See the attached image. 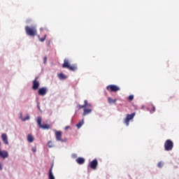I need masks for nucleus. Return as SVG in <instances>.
Wrapping results in <instances>:
<instances>
[{"label":"nucleus","mask_w":179,"mask_h":179,"mask_svg":"<svg viewBox=\"0 0 179 179\" xmlns=\"http://www.w3.org/2000/svg\"><path fill=\"white\" fill-rule=\"evenodd\" d=\"M0 157H1V159H8V157H9V152L6 150H0Z\"/></svg>","instance_id":"nucleus-8"},{"label":"nucleus","mask_w":179,"mask_h":179,"mask_svg":"<svg viewBox=\"0 0 179 179\" xmlns=\"http://www.w3.org/2000/svg\"><path fill=\"white\" fill-rule=\"evenodd\" d=\"M71 157H73V159H76V157H78V155L76 154H72Z\"/></svg>","instance_id":"nucleus-28"},{"label":"nucleus","mask_w":179,"mask_h":179,"mask_svg":"<svg viewBox=\"0 0 179 179\" xmlns=\"http://www.w3.org/2000/svg\"><path fill=\"white\" fill-rule=\"evenodd\" d=\"M164 164V163H163V162H159L157 164L158 167L159 169H162V167H163V165Z\"/></svg>","instance_id":"nucleus-25"},{"label":"nucleus","mask_w":179,"mask_h":179,"mask_svg":"<svg viewBox=\"0 0 179 179\" xmlns=\"http://www.w3.org/2000/svg\"><path fill=\"white\" fill-rule=\"evenodd\" d=\"M107 90H110V92H118L120 90V87L114 85H108L106 87Z\"/></svg>","instance_id":"nucleus-7"},{"label":"nucleus","mask_w":179,"mask_h":179,"mask_svg":"<svg viewBox=\"0 0 179 179\" xmlns=\"http://www.w3.org/2000/svg\"><path fill=\"white\" fill-rule=\"evenodd\" d=\"M97 159H94L90 163V167L92 169V170H96L97 169Z\"/></svg>","instance_id":"nucleus-10"},{"label":"nucleus","mask_w":179,"mask_h":179,"mask_svg":"<svg viewBox=\"0 0 179 179\" xmlns=\"http://www.w3.org/2000/svg\"><path fill=\"white\" fill-rule=\"evenodd\" d=\"M108 101L109 104H113L117 101V99H111V97H109L108 99Z\"/></svg>","instance_id":"nucleus-21"},{"label":"nucleus","mask_w":179,"mask_h":179,"mask_svg":"<svg viewBox=\"0 0 179 179\" xmlns=\"http://www.w3.org/2000/svg\"><path fill=\"white\" fill-rule=\"evenodd\" d=\"M155 110H156V108L155 106H152V112L150 111V113H155Z\"/></svg>","instance_id":"nucleus-31"},{"label":"nucleus","mask_w":179,"mask_h":179,"mask_svg":"<svg viewBox=\"0 0 179 179\" xmlns=\"http://www.w3.org/2000/svg\"><path fill=\"white\" fill-rule=\"evenodd\" d=\"M40 128L42 129H50V125L45 124H41L39 126Z\"/></svg>","instance_id":"nucleus-18"},{"label":"nucleus","mask_w":179,"mask_h":179,"mask_svg":"<svg viewBox=\"0 0 179 179\" xmlns=\"http://www.w3.org/2000/svg\"><path fill=\"white\" fill-rule=\"evenodd\" d=\"M1 139L5 145H9V141H8V135L6 134H1Z\"/></svg>","instance_id":"nucleus-12"},{"label":"nucleus","mask_w":179,"mask_h":179,"mask_svg":"<svg viewBox=\"0 0 179 179\" xmlns=\"http://www.w3.org/2000/svg\"><path fill=\"white\" fill-rule=\"evenodd\" d=\"M41 121H42L41 117H38L36 118V122L39 127L41 125Z\"/></svg>","instance_id":"nucleus-22"},{"label":"nucleus","mask_w":179,"mask_h":179,"mask_svg":"<svg viewBox=\"0 0 179 179\" xmlns=\"http://www.w3.org/2000/svg\"><path fill=\"white\" fill-rule=\"evenodd\" d=\"M49 179H55V176L52 173V169H50L49 171Z\"/></svg>","instance_id":"nucleus-19"},{"label":"nucleus","mask_w":179,"mask_h":179,"mask_svg":"<svg viewBox=\"0 0 179 179\" xmlns=\"http://www.w3.org/2000/svg\"><path fill=\"white\" fill-rule=\"evenodd\" d=\"M25 31L28 36H31V37L37 35V29L35 27H26Z\"/></svg>","instance_id":"nucleus-1"},{"label":"nucleus","mask_w":179,"mask_h":179,"mask_svg":"<svg viewBox=\"0 0 179 179\" xmlns=\"http://www.w3.org/2000/svg\"><path fill=\"white\" fill-rule=\"evenodd\" d=\"M38 37L39 38V41H41V43H43V41H45V38H46L47 36L45 35L43 38H40V36H38Z\"/></svg>","instance_id":"nucleus-23"},{"label":"nucleus","mask_w":179,"mask_h":179,"mask_svg":"<svg viewBox=\"0 0 179 179\" xmlns=\"http://www.w3.org/2000/svg\"><path fill=\"white\" fill-rule=\"evenodd\" d=\"M3 169V165L2 164V162H0V170H2Z\"/></svg>","instance_id":"nucleus-30"},{"label":"nucleus","mask_w":179,"mask_h":179,"mask_svg":"<svg viewBox=\"0 0 179 179\" xmlns=\"http://www.w3.org/2000/svg\"><path fill=\"white\" fill-rule=\"evenodd\" d=\"M69 128V127H66V129H68Z\"/></svg>","instance_id":"nucleus-32"},{"label":"nucleus","mask_w":179,"mask_h":179,"mask_svg":"<svg viewBox=\"0 0 179 179\" xmlns=\"http://www.w3.org/2000/svg\"><path fill=\"white\" fill-rule=\"evenodd\" d=\"M31 152H33L34 153H36V152H37V148L33 147L31 148Z\"/></svg>","instance_id":"nucleus-26"},{"label":"nucleus","mask_w":179,"mask_h":179,"mask_svg":"<svg viewBox=\"0 0 179 179\" xmlns=\"http://www.w3.org/2000/svg\"><path fill=\"white\" fill-rule=\"evenodd\" d=\"M62 66L63 68H68L70 71H76V66H71V64H69V62L66 59H64Z\"/></svg>","instance_id":"nucleus-4"},{"label":"nucleus","mask_w":179,"mask_h":179,"mask_svg":"<svg viewBox=\"0 0 179 179\" xmlns=\"http://www.w3.org/2000/svg\"><path fill=\"white\" fill-rule=\"evenodd\" d=\"M27 141L29 142V143H33V142H34V136H33V135L31 134H28L27 136Z\"/></svg>","instance_id":"nucleus-13"},{"label":"nucleus","mask_w":179,"mask_h":179,"mask_svg":"<svg viewBox=\"0 0 179 179\" xmlns=\"http://www.w3.org/2000/svg\"><path fill=\"white\" fill-rule=\"evenodd\" d=\"M79 108H85V107H92V103H87V100L84 101V105L78 106Z\"/></svg>","instance_id":"nucleus-14"},{"label":"nucleus","mask_w":179,"mask_h":179,"mask_svg":"<svg viewBox=\"0 0 179 179\" xmlns=\"http://www.w3.org/2000/svg\"><path fill=\"white\" fill-rule=\"evenodd\" d=\"M145 106H143L142 108H143Z\"/></svg>","instance_id":"nucleus-34"},{"label":"nucleus","mask_w":179,"mask_h":179,"mask_svg":"<svg viewBox=\"0 0 179 179\" xmlns=\"http://www.w3.org/2000/svg\"><path fill=\"white\" fill-rule=\"evenodd\" d=\"M0 147H1V142H0Z\"/></svg>","instance_id":"nucleus-35"},{"label":"nucleus","mask_w":179,"mask_h":179,"mask_svg":"<svg viewBox=\"0 0 179 179\" xmlns=\"http://www.w3.org/2000/svg\"><path fill=\"white\" fill-rule=\"evenodd\" d=\"M76 162L78 163V164H83L85 163V158L78 157L76 159Z\"/></svg>","instance_id":"nucleus-15"},{"label":"nucleus","mask_w":179,"mask_h":179,"mask_svg":"<svg viewBox=\"0 0 179 179\" xmlns=\"http://www.w3.org/2000/svg\"><path fill=\"white\" fill-rule=\"evenodd\" d=\"M135 115V113H133L126 115V117L124 120V124H125L126 127H129V121H132L134 120Z\"/></svg>","instance_id":"nucleus-2"},{"label":"nucleus","mask_w":179,"mask_h":179,"mask_svg":"<svg viewBox=\"0 0 179 179\" xmlns=\"http://www.w3.org/2000/svg\"><path fill=\"white\" fill-rule=\"evenodd\" d=\"M41 30H43V29H42V28H41Z\"/></svg>","instance_id":"nucleus-33"},{"label":"nucleus","mask_w":179,"mask_h":179,"mask_svg":"<svg viewBox=\"0 0 179 179\" xmlns=\"http://www.w3.org/2000/svg\"><path fill=\"white\" fill-rule=\"evenodd\" d=\"M173 146H174V144L173 143V141H171V140L166 141L164 143L165 150H166L167 152L170 150H173Z\"/></svg>","instance_id":"nucleus-3"},{"label":"nucleus","mask_w":179,"mask_h":179,"mask_svg":"<svg viewBox=\"0 0 179 179\" xmlns=\"http://www.w3.org/2000/svg\"><path fill=\"white\" fill-rule=\"evenodd\" d=\"M48 148H54V144L52 143V141H48Z\"/></svg>","instance_id":"nucleus-24"},{"label":"nucleus","mask_w":179,"mask_h":179,"mask_svg":"<svg viewBox=\"0 0 179 179\" xmlns=\"http://www.w3.org/2000/svg\"><path fill=\"white\" fill-rule=\"evenodd\" d=\"M38 87H40V82H38L37 80V78H36L34 81H33V86H32V89L34 90H37V89H38Z\"/></svg>","instance_id":"nucleus-11"},{"label":"nucleus","mask_w":179,"mask_h":179,"mask_svg":"<svg viewBox=\"0 0 179 179\" xmlns=\"http://www.w3.org/2000/svg\"><path fill=\"white\" fill-rule=\"evenodd\" d=\"M129 100L130 101H132V100H134V95H129Z\"/></svg>","instance_id":"nucleus-27"},{"label":"nucleus","mask_w":179,"mask_h":179,"mask_svg":"<svg viewBox=\"0 0 179 179\" xmlns=\"http://www.w3.org/2000/svg\"><path fill=\"white\" fill-rule=\"evenodd\" d=\"M43 64H47V57H45L43 59Z\"/></svg>","instance_id":"nucleus-29"},{"label":"nucleus","mask_w":179,"mask_h":179,"mask_svg":"<svg viewBox=\"0 0 179 179\" xmlns=\"http://www.w3.org/2000/svg\"><path fill=\"white\" fill-rule=\"evenodd\" d=\"M48 92V88H47V87H43L38 90V94H39V96H45Z\"/></svg>","instance_id":"nucleus-6"},{"label":"nucleus","mask_w":179,"mask_h":179,"mask_svg":"<svg viewBox=\"0 0 179 179\" xmlns=\"http://www.w3.org/2000/svg\"><path fill=\"white\" fill-rule=\"evenodd\" d=\"M57 77L59 79H60V80H64V79H66L67 78L66 76L64 75L62 73L57 74Z\"/></svg>","instance_id":"nucleus-16"},{"label":"nucleus","mask_w":179,"mask_h":179,"mask_svg":"<svg viewBox=\"0 0 179 179\" xmlns=\"http://www.w3.org/2000/svg\"><path fill=\"white\" fill-rule=\"evenodd\" d=\"M83 124H85V122L83 121V120H81V121H80V122H78V124H76L77 128H78V129H80V128L82 127V125H83Z\"/></svg>","instance_id":"nucleus-20"},{"label":"nucleus","mask_w":179,"mask_h":179,"mask_svg":"<svg viewBox=\"0 0 179 179\" xmlns=\"http://www.w3.org/2000/svg\"><path fill=\"white\" fill-rule=\"evenodd\" d=\"M55 136L56 140L59 141V142H63L62 141V132L61 131H55Z\"/></svg>","instance_id":"nucleus-9"},{"label":"nucleus","mask_w":179,"mask_h":179,"mask_svg":"<svg viewBox=\"0 0 179 179\" xmlns=\"http://www.w3.org/2000/svg\"><path fill=\"white\" fill-rule=\"evenodd\" d=\"M20 118L23 122L29 121V120H30V115H27V116L25 117H23V116H22V114H20Z\"/></svg>","instance_id":"nucleus-17"},{"label":"nucleus","mask_w":179,"mask_h":179,"mask_svg":"<svg viewBox=\"0 0 179 179\" xmlns=\"http://www.w3.org/2000/svg\"><path fill=\"white\" fill-rule=\"evenodd\" d=\"M92 111H93V106L91 104V106L85 107L84 108V111L83 113V117H85L89 114H92Z\"/></svg>","instance_id":"nucleus-5"}]
</instances>
